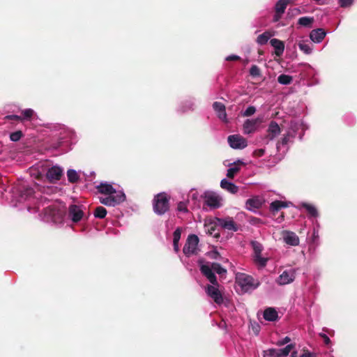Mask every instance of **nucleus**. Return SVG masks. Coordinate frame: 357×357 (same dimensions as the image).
Wrapping results in <instances>:
<instances>
[{"mask_svg":"<svg viewBox=\"0 0 357 357\" xmlns=\"http://www.w3.org/2000/svg\"><path fill=\"white\" fill-rule=\"evenodd\" d=\"M298 47H299V49L306 54H309L312 52L311 47L307 44H305L303 43H299Z\"/></svg>","mask_w":357,"mask_h":357,"instance_id":"obj_41","label":"nucleus"},{"mask_svg":"<svg viewBox=\"0 0 357 357\" xmlns=\"http://www.w3.org/2000/svg\"><path fill=\"white\" fill-rule=\"evenodd\" d=\"M22 198L26 199L32 197L34 194V190L29 185H22L20 190Z\"/></svg>","mask_w":357,"mask_h":357,"instance_id":"obj_26","label":"nucleus"},{"mask_svg":"<svg viewBox=\"0 0 357 357\" xmlns=\"http://www.w3.org/2000/svg\"><path fill=\"white\" fill-rule=\"evenodd\" d=\"M296 277L294 269L286 270L278 277L277 282L280 285H285L292 282Z\"/></svg>","mask_w":357,"mask_h":357,"instance_id":"obj_10","label":"nucleus"},{"mask_svg":"<svg viewBox=\"0 0 357 357\" xmlns=\"http://www.w3.org/2000/svg\"><path fill=\"white\" fill-rule=\"evenodd\" d=\"M68 180L71 183H75L79 180V176L74 169H68L67 171Z\"/></svg>","mask_w":357,"mask_h":357,"instance_id":"obj_31","label":"nucleus"},{"mask_svg":"<svg viewBox=\"0 0 357 357\" xmlns=\"http://www.w3.org/2000/svg\"><path fill=\"white\" fill-rule=\"evenodd\" d=\"M270 44L274 47L276 56H281L284 50V43L277 38H273L270 40Z\"/></svg>","mask_w":357,"mask_h":357,"instance_id":"obj_21","label":"nucleus"},{"mask_svg":"<svg viewBox=\"0 0 357 357\" xmlns=\"http://www.w3.org/2000/svg\"><path fill=\"white\" fill-rule=\"evenodd\" d=\"M107 210L103 206H98L94 210V216L98 218L102 219L105 218L107 215Z\"/></svg>","mask_w":357,"mask_h":357,"instance_id":"obj_34","label":"nucleus"},{"mask_svg":"<svg viewBox=\"0 0 357 357\" xmlns=\"http://www.w3.org/2000/svg\"><path fill=\"white\" fill-rule=\"evenodd\" d=\"M232 165L234 166H237L238 165H245V163L243 162H242L241 160H237L236 162H234V163L231 164Z\"/></svg>","mask_w":357,"mask_h":357,"instance_id":"obj_57","label":"nucleus"},{"mask_svg":"<svg viewBox=\"0 0 357 357\" xmlns=\"http://www.w3.org/2000/svg\"><path fill=\"white\" fill-rule=\"evenodd\" d=\"M256 112V108L254 106H249L243 112V116H250Z\"/></svg>","mask_w":357,"mask_h":357,"instance_id":"obj_44","label":"nucleus"},{"mask_svg":"<svg viewBox=\"0 0 357 357\" xmlns=\"http://www.w3.org/2000/svg\"><path fill=\"white\" fill-rule=\"evenodd\" d=\"M241 57L237 55H230L226 58V60L229 61H239Z\"/></svg>","mask_w":357,"mask_h":357,"instance_id":"obj_53","label":"nucleus"},{"mask_svg":"<svg viewBox=\"0 0 357 357\" xmlns=\"http://www.w3.org/2000/svg\"><path fill=\"white\" fill-rule=\"evenodd\" d=\"M217 224L222 228L233 231H238V225L231 217L225 218H216Z\"/></svg>","mask_w":357,"mask_h":357,"instance_id":"obj_7","label":"nucleus"},{"mask_svg":"<svg viewBox=\"0 0 357 357\" xmlns=\"http://www.w3.org/2000/svg\"><path fill=\"white\" fill-rule=\"evenodd\" d=\"M69 217L74 222H78L82 220L84 215L83 211L79 206L72 204L68 208Z\"/></svg>","mask_w":357,"mask_h":357,"instance_id":"obj_13","label":"nucleus"},{"mask_svg":"<svg viewBox=\"0 0 357 357\" xmlns=\"http://www.w3.org/2000/svg\"><path fill=\"white\" fill-rule=\"evenodd\" d=\"M272 36V34L268 31H265L262 34L258 36L257 38V43L259 45H263L267 43L270 38Z\"/></svg>","mask_w":357,"mask_h":357,"instance_id":"obj_30","label":"nucleus"},{"mask_svg":"<svg viewBox=\"0 0 357 357\" xmlns=\"http://www.w3.org/2000/svg\"><path fill=\"white\" fill-rule=\"evenodd\" d=\"M289 0H279L275 6V12L284 14Z\"/></svg>","mask_w":357,"mask_h":357,"instance_id":"obj_28","label":"nucleus"},{"mask_svg":"<svg viewBox=\"0 0 357 357\" xmlns=\"http://www.w3.org/2000/svg\"><path fill=\"white\" fill-rule=\"evenodd\" d=\"M293 137L292 135L289 132H288L286 135H284V136L281 138L280 140H279L277 142V149L279 150L280 149V146H284L287 145L289 142V137Z\"/></svg>","mask_w":357,"mask_h":357,"instance_id":"obj_35","label":"nucleus"},{"mask_svg":"<svg viewBox=\"0 0 357 357\" xmlns=\"http://www.w3.org/2000/svg\"><path fill=\"white\" fill-rule=\"evenodd\" d=\"M202 263V260H199V264Z\"/></svg>","mask_w":357,"mask_h":357,"instance_id":"obj_59","label":"nucleus"},{"mask_svg":"<svg viewBox=\"0 0 357 357\" xmlns=\"http://www.w3.org/2000/svg\"><path fill=\"white\" fill-rule=\"evenodd\" d=\"M250 74L252 77H259L261 75V70L257 66L253 65L250 69Z\"/></svg>","mask_w":357,"mask_h":357,"instance_id":"obj_42","label":"nucleus"},{"mask_svg":"<svg viewBox=\"0 0 357 357\" xmlns=\"http://www.w3.org/2000/svg\"><path fill=\"white\" fill-rule=\"evenodd\" d=\"M302 206L306 209L309 215L312 217L316 218L318 216V211L314 206L307 203H303Z\"/></svg>","mask_w":357,"mask_h":357,"instance_id":"obj_33","label":"nucleus"},{"mask_svg":"<svg viewBox=\"0 0 357 357\" xmlns=\"http://www.w3.org/2000/svg\"><path fill=\"white\" fill-rule=\"evenodd\" d=\"M211 268L219 275H222L227 273V270L222 267V266L218 263H212Z\"/></svg>","mask_w":357,"mask_h":357,"instance_id":"obj_39","label":"nucleus"},{"mask_svg":"<svg viewBox=\"0 0 357 357\" xmlns=\"http://www.w3.org/2000/svg\"><path fill=\"white\" fill-rule=\"evenodd\" d=\"M182 229L178 227L173 233V242H179L181 236Z\"/></svg>","mask_w":357,"mask_h":357,"instance_id":"obj_43","label":"nucleus"},{"mask_svg":"<svg viewBox=\"0 0 357 357\" xmlns=\"http://www.w3.org/2000/svg\"><path fill=\"white\" fill-rule=\"evenodd\" d=\"M265 153V149H257L253 152V155L255 157H261Z\"/></svg>","mask_w":357,"mask_h":357,"instance_id":"obj_49","label":"nucleus"},{"mask_svg":"<svg viewBox=\"0 0 357 357\" xmlns=\"http://www.w3.org/2000/svg\"><path fill=\"white\" fill-rule=\"evenodd\" d=\"M199 243V238L195 234H190L186 240L185 244L183 248V254L190 257L196 253V250Z\"/></svg>","mask_w":357,"mask_h":357,"instance_id":"obj_2","label":"nucleus"},{"mask_svg":"<svg viewBox=\"0 0 357 357\" xmlns=\"http://www.w3.org/2000/svg\"><path fill=\"white\" fill-rule=\"evenodd\" d=\"M262 122L260 118L255 119H247L243 123V132L245 134L254 132L257 126Z\"/></svg>","mask_w":357,"mask_h":357,"instance_id":"obj_14","label":"nucleus"},{"mask_svg":"<svg viewBox=\"0 0 357 357\" xmlns=\"http://www.w3.org/2000/svg\"><path fill=\"white\" fill-rule=\"evenodd\" d=\"M217 225H218V224H217L216 220H215L214 222H211L208 224H205L204 225L205 231L211 236L213 235L214 238H218L220 236V234L214 233L216 229Z\"/></svg>","mask_w":357,"mask_h":357,"instance_id":"obj_24","label":"nucleus"},{"mask_svg":"<svg viewBox=\"0 0 357 357\" xmlns=\"http://www.w3.org/2000/svg\"><path fill=\"white\" fill-rule=\"evenodd\" d=\"M240 167L238 166L230 167L229 169H227V176L230 179H233L235 175L240 172Z\"/></svg>","mask_w":357,"mask_h":357,"instance_id":"obj_38","label":"nucleus"},{"mask_svg":"<svg viewBox=\"0 0 357 357\" xmlns=\"http://www.w3.org/2000/svg\"><path fill=\"white\" fill-rule=\"evenodd\" d=\"M287 206V204L286 202L282 201L276 200L270 204V211L275 214V213L278 212L282 208H285Z\"/></svg>","mask_w":357,"mask_h":357,"instance_id":"obj_27","label":"nucleus"},{"mask_svg":"<svg viewBox=\"0 0 357 357\" xmlns=\"http://www.w3.org/2000/svg\"><path fill=\"white\" fill-rule=\"evenodd\" d=\"M23 136V133L21 130H17L10 133V139L13 142H18L22 137Z\"/></svg>","mask_w":357,"mask_h":357,"instance_id":"obj_40","label":"nucleus"},{"mask_svg":"<svg viewBox=\"0 0 357 357\" xmlns=\"http://www.w3.org/2000/svg\"><path fill=\"white\" fill-rule=\"evenodd\" d=\"M169 209V199L167 194L161 192L153 199V210L158 215L165 214Z\"/></svg>","mask_w":357,"mask_h":357,"instance_id":"obj_1","label":"nucleus"},{"mask_svg":"<svg viewBox=\"0 0 357 357\" xmlns=\"http://www.w3.org/2000/svg\"><path fill=\"white\" fill-rule=\"evenodd\" d=\"M269 357H281L278 349H270L268 351Z\"/></svg>","mask_w":357,"mask_h":357,"instance_id":"obj_46","label":"nucleus"},{"mask_svg":"<svg viewBox=\"0 0 357 357\" xmlns=\"http://www.w3.org/2000/svg\"><path fill=\"white\" fill-rule=\"evenodd\" d=\"M326 35V31L323 29H313L310 33V39L314 43L321 42Z\"/></svg>","mask_w":357,"mask_h":357,"instance_id":"obj_19","label":"nucleus"},{"mask_svg":"<svg viewBox=\"0 0 357 357\" xmlns=\"http://www.w3.org/2000/svg\"><path fill=\"white\" fill-rule=\"evenodd\" d=\"M294 347H295L294 344H290L287 345L283 349H278L280 356L284 357V356H288L289 354V353L291 352V351L294 348Z\"/></svg>","mask_w":357,"mask_h":357,"instance_id":"obj_37","label":"nucleus"},{"mask_svg":"<svg viewBox=\"0 0 357 357\" xmlns=\"http://www.w3.org/2000/svg\"><path fill=\"white\" fill-rule=\"evenodd\" d=\"M291 357H297V352L296 351H293L291 353Z\"/></svg>","mask_w":357,"mask_h":357,"instance_id":"obj_58","label":"nucleus"},{"mask_svg":"<svg viewBox=\"0 0 357 357\" xmlns=\"http://www.w3.org/2000/svg\"><path fill=\"white\" fill-rule=\"evenodd\" d=\"M213 271L211 266H209L206 264L200 265V271L202 275L205 276L212 284L219 286L217 278Z\"/></svg>","mask_w":357,"mask_h":357,"instance_id":"obj_11","label":"nucleus"},{"mask_svg":"<svg viewBox=\"0 0 357 357\" xmlns=\"http://www.w3.org/2000/svg\"><path fill=\"white\" fill-rule=\"evenodd\" d=\"M284 241L291 246H296L299 244L298 236L293 231H285L283 232Z\"/></svg>","mask_w":357,"mask_h":357,"instance_id":"obj_16","label":"nucleus"},{"mask_svg":"<svg viewBox=\"0 0 357 357\" xmlns=\"http://www.w3.org/2000/svg\"><path fill=\"white\" fill-rule=\"evenodd\" d=\"M220 187L232 193V194H236L238 192V187L237 185H236L234 183H231L229 181H228L227 180H226L225 178V179H222L220 182Z\"/></svg>","mask_w":357,"mask_h":357,"instance_id":"obj_22","label":"nucleus"},{"mask_svg":"<svg viewBox=\"0 0 357 357\" xmlns=\"http://www.w3.org/2000/svg\"><path fill=\"white\" fill-rule=\"evenodd\" d=\"M178 243L179 242H173L174 250L176 252H178L179 251Z\"/></svg>","mask_w":357,"mask_h":357,"instance_id":"obj_56","label":"nucleus"},{"mask_svg":"<svg viewBox=\"0 0 357 357\" xmlns=\"http://www.w3.org/2000/svg\"><path fill=\"white\" fill-rule=\"evenodd\" d=\"M217 285L208 284L206 287L207 295L211 297L215 303L220 305L223 303V297Z\"/></svg>","mask_w":357,"mask_h":357,"instance_id":"obj_6","label":"nucleus"},{"mask_svg":"<svg viewBox=\"0 0 357 357\" xmlns=\"http://www.w3.org/2000/svg\"><path fill=\"white\" fill-rule=\"evenodd\" d=\"M292 81H293V77L289 75L281 74L278 77V82L280 84H283V85H289L292 82Z\"/></svg>","mask_w":357,"mask_h":357,"instance_id":"obj_32","label":"nucleus"},{"mask_svg":"<svg viewBox=\"0 0 357 357\" xmlns=\"http://www.w3.org/2000/svg\"><path fill=\"white\" fill-rule=\"evenodd\" d=\"M264 318L268 321H275L278 319V312L273 307H268L264 312Z\"/></svg>","mask_w":357,"mask_h":357,"instance_id":"obj_23","label":"nucleus"},{"mask_svg":"<svg viewBox=\"0 0 357 357\" xmlns=\"http://www.w3.org/2000/svg\"><path fill=\"white\" fill-rule=\"evenodd\" d=\"M229 146L233 149H244L247 146V140L238 135H229L228 137Z\"/></svg>","mask_w":357,"mask_h":357,"instance_id":"obj_8","label":"nucleus"},{"mask_svg":"<svg viewBox=\"0 0 357 357\" xmlns=\"http://www.w3.org/2000/svg\"><path fill=\"white\" fill-rule=\"evenodd\" d=\"M126 199V195L119 191L116 195H108L106 197H100V202L107 206H115L123 202Z\"/></svg>","mask_w":357,"mask_h":357,"instance_id":"obj_3","label":"nucleus"},{"mask_svg":"<svg viewBox=\"0 0 357 357\" xmlns=\"http://www.w3.org/2000/svg\"><path fill=\"white\" fill-rule=\"evenodd\" d=\"M263 202L258 197L248 199L245 202V208L251 211H255L261 207Z\"/></svg>","mask_w":357,"mask_h":357,"instance_id":"obj_17","label":"nucleus"},{"mask_svg":"<svg viewBox=\"0 0 357 357\" xmlns=\"http://www.w3.org/2000/svg\"><path fill=\"white\" fill-rule=\"evenodd\" d=\"M34 111L32 109H26L22 111V121L27 120L30 121L34 115Z\"/></svg>","mask_w":357,"mask_h":357,"instance_id":"obj_36","label":"nucleus"},{"mask_svg":"<svg viewBox=\"0 0 357 357\" xmlns=\"http://www.w3.org/2000/svg\"><path fill=\"white\" fill-rule=\"evenodd\" d=\"M96 188L98 189V192H100V194L107 195H112L114 194L116 195V193L118 192L111 184L107 183H101L99 185L96 187Z\"/></svg>","mask_w":357,"mask_h":357,"instance_id":"obj_20","label":"nucleus"},{"mask_svg":"<svg viewBox=\"0 0 357 357\" xmlns=\"http://www.w3.org/2000/svg\"><path fill=\"white\" fill-rule=\"evenodd\" d=\"M353 3V0H339V3L341 7L346 8L350 6Z\"/></svg>","mask_w":357,"mask_h":357,"instance_id":"obj_47","label":"nucleus"},{"mask_svg":"<svg viewBox=\"0 0 357 357\" xmlns=\"http://www.w3.org/2000/svg\"><path fill=\"white\" fill-rule=\"evenodd\" d=\"M45 213L50 216H52L53 218L56 220V216L57 215L59 218H61L63 215V213L58 209L56 207L54 206H50L45 208Z\"/></svg>","mask_w":357,"mask_h":357,"instance_id":"obj_25","label":"nucleus"},{"mask_svg":"<svg viewBox=\"0 0 357 357\" xmlns=\"http://www.w3.org/2000/svg\"><path fill=\"white\" fill-rule=\"evenodd\" d=\"M213 108L217 114L218 117L223 121H227L226 108L223 103L220 102H215L213 104Z\"/></svg>","mask_w":357,"mask_h":357,"instance_id":"obj_18","label":"nucleus"},{"mask_svg":"<svg viewBox=\"0 0 357 357\" xmlns=\"http://www.w3.org/2000/svg\"><path fill=\"white\" fill-rule=\"evenodd\" d=\"M251 245L254 250L255 263L261 267H264L266 265L268 258L261 257V252L264 249L263 245L256 241H251Z\"/></svg>","mask_w":357,"mask_h":357,"instance_id":"obj_4","label":"nucleus"},{"mask_svg":"<svg viewBox=\"0 0 357 357\" xmlns=\"http://www.w3.org/2000/svg\"><path fill=\"white\" fill-rule=\"evenodd\" d=\"M314 20L312 17H302L298 20V24L302 26L311 27Z\"/></svg>","mask_w":357,"mask_h":357,"instance_id":"obj_29","label":"nucleus"},{"mask_svg":"<svg viewBox=\"0 0 357 357\" xmlns=\"http://www.w3.org/2000/svg\"><path fill=\"white\" fill-rule=\"evenodd\" d=\"M320 336L322 337V339H323L324 342L325 343V344L328 345V344L331 343V340H330V338H329V337H328L326 334L321 333V334H320Z\"/></svg>","mask_w":357,"mask_h":357,"instance_id":"obj_54","label":"nucleus"},{"mask_svg":"<svg viewBox=\"0 0 357 357\" xmlns=\"http://www.w3.org/2000/svg\"><path fill=\"white\" fill-rule=\"evenodd\" d=\"M206 205L211 208H218L221 206L222 198L213 192H206L202 196Z\"/></svg>","mask_w":357,"mask_h":357,"instance_id":"obj_5","label":"nucleus"},{"mask_svg":"<svg viewBox=\"0 0 357 357\" xmlns=\"http://www.w3.org/2000/svg\"><path fill=\"white\" fill-rule=\"evenodd\" d=\"M268 135L266 137L269 140H273L281 132V129L278 123L274 121H271L267 129Z\"/></svg>","mask_w":357,"mask_h":357,"instance_id":"obj_15","label":"nucleus"},{"mask_svg":"<svg viewBox=\"0 0 357 357\" xmlns=\"http://www.w3.org/2000/svg\"><path fill=\"white\" fill-rule=\"evenodd\" d=\"M237 280L239 285L246 291L249 290L250 288L255 289L258 286V284L256 285L254 284L255 280L252 277L245 274H241L238 276Z\"/></svg>","mask_w":357,"mask_h":357,"instance_id":"obj_9","label":"nucleus"},{"mask_svg":"<svg viewBox=\"0 0 357 357\" xmlns=\"http://www.w3.org/2000/svg\"><path fill=\"white\" fill-rule=\"evenodd\" d=\"M63 176V169L58 166H53L50 168L46 174V177L50 183H56Z\"/></svg>","mask_w":357,"mask_h":357,"instance_id":"obj_12","label":"nucleus"},{"mask_svg":"<svg viewBox=\"0 0 357 357\" xmlns=\"http://www.w3.org/2000/svg\"><path fill=\"white\" fill-rule=\"evenodd\" d=\"M208 255L211 258L215 259H217L220 257V254L216 250L208 252Z\"/></svg>","mask_w":357,"mask_h":357,"instance_id":"obj_52","label":"nucleus"},{"mask_svg":"<svg viewBox=\"0 0 357 357\" xmlns=\"http://www.w3.org/2000/svg\"><path fill=\"white\" fill-rule=\"evenodd\" d=\"M257 333H258V330H257V331H255V334H257Z\"/></svg>","mask_w":357,"mask_h":357,"instance_id":"obj_60","label":"nucleus"},{"mask_svg":"<svg viewBox=\"0 0 357 357\" xmlns=\"http://www.w3.org/2000/svg\"><path fill=\"white\" fill-rule=\"evenodd\" d=\"M177 210L180 212H183V213H187L188 212V209L187 208V204L186 203L183 202H180L178 204V206H177Z\"/></svg>","mask_w":357,"mask_h":357,"instance_id":"obj_45","label":"nucleus"},{"mask_svg":"<svg viewBox=\"0 0 357 357\" xmlns=\"http://www.w3.org/2000/svg\"><path fill=\"white\" fill-rule=\"evenodd\" d=\"M5 119H7V120L22 121V119L21 116H18V115H15V114L7 115V116H5Z\"/></svg>","mask_w":357,"mask_h":357,"instance_id":"obj_48","label":"nucleus"},{"mask_svg":"<svg viewBox=\"0 0 357 357\" xmlns=\"http://www.w3.org/2000/svg\"><path fill=\"white\" fill-rule=\"evenodd\" d=\"M300 357H316V354L314 353L310 352L308 350H303V352L300 356Z\"/></svg>","mask_w":357,"mask_h":357,"instance_id":"obj_51","label":"nucleus"},{"mask_svg":"<svg viewBox=\"0 0 357 357\" xmlns=\"http://www.w3.org/2000/svg\"><path fill=\"white\" fill-rule=\"evenodd\" d=\"M291 341V339L290 337H285L284 338L279 340L278 342H277V345L278 346H282V345H284L287 343H289V342Z\"/></svg>","mask_w":357,"mask_h":357,"instance_id":"obj_50","label":"nucleus"},{"mask_svg":"<svg viewBox=\"0 0 357 357\" xmlns=\"http://www.w3.org/2000/svg\"><path fill=\"white\" fill-rule=\"evenodd\" d=\"M282 15L283 14H282V13H275L274 16H273V21L274 22H278L281 19Z\"/></svg>","mask_w":357,"mask_h":357,"instance_id":"obj_55","label":"nucleus"}]
</instances>
